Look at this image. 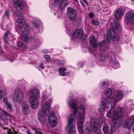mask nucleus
Returning <instances> with one entry per match:
<instances>
[{
  "instance_id": "1",
  "label": "nucleus",
  "mask_w": 134,
  "mask_h": 134,
  "mask_svg": "<svg viewBox=\"0 0 134 134\" xmlns=\"http://www.w3.org/2000/svg\"><path fill=\"white\" fill-rule=\"evenodd\" d=\"M119 25L117 22H114V23L111 24V27L108 29V32L106 38V41H103L99 43L98 45L96 43L97 39L94 36H90L88 37V41L87 43V45L90 46V49L93 51H95L97 48V46L99 47L100 49L104 45L105 43H109L110 40L113 41H117L118 40V36L117 33L115 32L119 27Z\"/></svg>"
},
{
  "instance_id": "2",
  "label": "nucleus",
  "mask_w": 134,
  "mask_h": 134,
  "mask_svg": "<svg viewBox=\"0 0 134 134\" xmlns=\"http://www.w3.org/2000/svg\"><path fill=\"white\" fill-rule=\"evenodd\" d=\"M111 103L110 105V110L107 113L106 116L109 118H113L110 132V134H112L116 130L117 128L120 126L122 124L124 119L123 116L120 115L118 117L116 115V110L115 108L113 107L114 106ZM109 109V108L108 109Z\"/></svg>"
},
{
  "instance_id": "3",
  "label": "nucleus",
  "mask_w": 134,
  "mask_h": 134,
  "mask_svg": "<svg viewBox=\"0 0 134 134\" xmlns=\"http://www.w3.org/2000/svg\"><path fill=\"white\" fill-rule=\"evenodd\" d=\"M28 94L31 107L33 109H37L38 106L37 99L40 97L39 91L37 90H31L28 92Z\"/></svg>"
},
{
  "instance_id": "4",
  "label": "nucleus",
  "mask_w": 134,
  "mask_h": 134,
  "mask_svg": "<svg viewBox=\"0 0 134 134\" xmlns=\"http://www.w3.org/2000/svg\"><path fill=\"white\" fill-rule=\"evenodd\" d=\"M76 99H73L70 100L68 103V107L70 108L74 109L73 115L75 116L77 112L78 115H84L85 113V109L84 106L80 105L77 108L76 107Z\"/></svg>"
},
{
  "instance_id": "5",
  "label": "nucleus",
  "mask_w": 134,
  "mask_h": 134,
  "mask_svg": "<svg viewBox=\"0 0 134 134\" xmlns=\"http://www.w3.org/2000/svg\"><path fill=\"white\" fill-rule=\"evenodd\" d=\"M67 13L70 20L77 23L79 24L81 22V18L80 17H77V12L75 10L70 7H69L67 9Z\"/></svg>"
},
{
  "instance_id": "6",
  "label": "nucleus",
  "mask_w": 134,
  "mask_h": 134,
  "mask_svg": "<svg viewBox=\"0 0 134 134\" xmlns=\"http://www.w3.org/2000/svg\"><path fill=\"white\" fill-rule=\"evenodd\" d=\"M68 120V124L66 127L67 133L68 134H76V129L75 126L73 124L74 119L72 114L69 116Z\"/></svg>"
},
{
  "instance_id": "7",
  "label": "nucleus",
  "mask_w": 134,
  "mask_h": 134,
  "mask_svg": "<svg viewBox=\"0 0 134 134\" xmlns=\"http://www.w3.org/2000/svg\"><path fill=\"white\" fill-rule=\"evenodd\" d=\"M114 98L111 99V102L114 105H115L117 102L121 99L123 97V93L120 91H115L113 93Z\"/></svg>"
},
{
  "instance_id": "8",
  "label": "nucleus",
  "mask_w": 134,
  "mask_h": 134,
  "mask_svg": "<svg viewBox=\"0 0 134 134\" xmlns=\"http://www.w3.org/2000/svg\"><path fill=\"white\" fill-rule=\"evenodd\" d=\"M126 16L125 20L127 24L134 25V13L131 11L128 12L126 14Z\"/></svg>"
},
{
  "instance_id": "9",
  "label": "nucleus",
  "mask_w": 134,
  "mask_h": 134,
  "mask_svg": "<svg viewBox=\"0 0 134 134\" xmlns=\"http://www.w3.org/2000/svg\"><path fill=\"white\" fill-rule=\"evenodd\" d=\"M51 102V99H49L47 102H46L44 103L42 110L39 111H41V112L45 115H47L49 112L50 109L51 108L50 104Z\"/></svg>"
},
{
  "instance_id": "10",
  "label": "nucleus",
  "mask_w": 134,
  "mask_h": 134,
  "mask_svg": "<svg viewBox=\"0 0 134 134\" xmlns=\"http://www.w3.org/2000/svg\"><path fill=\"white\" fill-rule=\"evenodd\" d=\"M48 120L49 122L52 126H55L57 125L58 120L53 112H51L50 113Z\"/></svg>"
},
{
  "instance_id": "11",
  "label": "nucleus",
  "mask_w": 134,
  "mask_h": 134,
  "mask_svg": "<svg viewBox=\"0 0 134 134\" xmlns=\"http://www.w3.org/2000/svg\"><path fill=\"white\" fill-rule=\"evenodd\" d=\"M14 95L16 97V101L18 103L23 102L22 100L24 98V95L21 90L16 89Z\"/></svg>"
},
{
  "instance_id": "12",
  "label": "nucleus",
  "mask_w": 134,
  "mask_h": 134,
  "mask_svg": "<svg viewBox=\"0 0 134 134\" xmlns=\"http://www.w3.org/2000/svg\"><path fill=\"white\" fill-rule=\"evenodd\" d=\"M1 110L4 114L0 112V119L4 121L6 124H7L8 122V117L10 118H12L13 116L4 110L2 109Z\"/></svg>"
},
{
  "instance_id": "13",
  "label": "nucleus",
  "mask_w": 134,
  "mask_h": 134,
  "mask_svg": "<svg viewBox=\"0 0 134 134\" xmlns=\"http://www.w3.org/2000/svg\"><path fill=\"white\" fill-rule=\"evenodd\" d=\"M125 11V8L120 7L114 13L115 18L117 19H121Z\"/></svg>"
},
{
  "instance_id": "14",
  "label": "nucleus",
  "mask_w": 134,
  "mask_h": 134,
  "mask_svg": "<svg viewBox=\"0 0 134 134\" xmlns=\"http://www.w3.org/2000/svg\"><path fill=\"white\" fill-rule=\"evenodd\" d=\"M134 123V115L131 116L127 119L124 126V127L130 129Z\"/></svg>"
},
{
  "instance_id": "15",
  "label": "nucleus",
  "mask_w": 134,
  "mask_h": 134,
  "mask_svg": "<svg viewBox=\"0 0 134 134\" xmlns=\"http://www.w3.org/2000/svg\"><path fill=\"white\" fill-rule=\"evenodd\" d=\"M99 121L98 119H94V118H92L90 119V126H91V127L93 131H96L98 129L97 126L99 124Z\"/></svg>"
},
{
  "instance_id": "16",
  "label": "nucleus",
  "mask_w": 134,
  "mask_h": 134,
  "mask_svg": "<svg viewBox=\"0 0 134 134\" xmlns=\"http://www.w3.org/2000/svg\"><path fill=\"white\" fill-rule=\"evenodd\" d=\"M83 36V30L82 29H77L74 32L71 38L72 39L76 38L80 39Z\"/></svg>"
},
{
  "instance_id": "17",
  "label": "nucleus",
  "mask_w": 134,
  "mask_h": 134,
  "mask_svg": "<svg viewBox=\"0 0 134 134\" xmlns=\"http://www.w3.org/2000/svg\"><path fill=\"white\" fill-rule=\"evenodd\" d=\"M112 91L110 89H108L104 91L103 92V94L104 96L107 98V102L108 103H111V99L112 97L110 96L112 94Z\"/></svg>"
},
{
  "instance_id": "18",
  "label": "nucleus",
  "mask_w": 134,
  "mask_h": 134,
  "mask_svg": "<svg viewBox=\"0 0 134 134\" xmlns=\"http://www.w3.org/2000/svg\"><path fill=\"white\" fill-rule=\"evenodd\" d=\"M21 103L23 113L24 115L28 114L29 112V108L28 106L27 103L25 101L22 102Z\"/></svg>"
},
{
  "instance_id": "19",
  "label": "nucleus",
  "mask_w": 134,
  "mask_h": 134,
  "mask_svg": "<svg viewBox=\"0 0 134 134\" xmlns=\"http://www.w3.org/2000/svg\"><path fill=\"white\" fill-rule=\"evenodd\" d=\"M19 28L21 32L23 34L27 35L29 33V27L26 24L21 25L19 26Z\"/></svg>"
},
{
  "instance_id": "20",
  "label": "nucleus",
  "mask_w": 134,
  "mask_h": 134,
  "mask_svg": "<svg viewBox=\"0 0 134 134\" xmlns=\"http://www.w3.org/2000/svg\"><path fill=\"white\" fill-rule=\"evenodd\" d=\"M12 2L14 7L20 10L23 9L24 6L21 1L19 0H13Z\"/></svg>"
},
{
  "instance_id": "21",
  "label": "nucleus",
  "mask_w": 134,
  "mask_h": 134,
  "mask_svg": "<svg viewBox=\"0 0 134 134\" xmlns=\"http://www.w3.org/2000/svg\"><path fill=\"white\" fill-rule=\"evenodd\" d=\"M107 99H105L104 100L101 102L100 104V108H104L105 111H107L108 110V109L110 108V105L111 104V103H109L107 102L108 104H107Z\"/></svg>"
},
{
  "instance_id": "22",
  "label": "nucleus",
  "mask_w": 134,
  "mask_h": 134,
  "mask_svg": "<svg viewBox=\"0 0 134 134\" xmlns=\"http://www.w3.org/2000/svg\"><path fill=\"white\" fill-rule=\"evenodd\" d=\"M3 102L5 106L6 107L8 111H12L13 109L12 108V105L9 102L7 98H4L3 99Z\"/></svg>"
},
{
  "instance_id": "23",
  "label": "nucleus",
  "mask_w": 134,
  "mask_h": 134,
  "mask_svg": "<svg viewBox=\"0 0 134 134\" xmlns=\"http://www.w3.org/2000/svg\"><path fill=\"white\" fill-rule=\"evenodd\" d=\"M110 63L112 64V66L114 69H116L119 67V64L115 58H111Z\"/></svg>"
},
{
  "instance_id": "24",
  "label": "nucleus",
  "mask_w": 134,
  "mask_h": 134,
  "mask_svg": "<svg viewBox=\"0 0 134 134\" xmlns=\"http://www.w3.org/2000/svg\"><path fill=\"white\" fill-rule=\"evenodd\" d=\"M66 70V69L64 67H62L58 69V70L59 73L60 75L62 76L67 75L68 73L65 72Z\"/></svg>"
},
{
  "instance_id": "25",
  "label": "nucleus",
  "mask_w": 134,
  "mask_h": 134,
  "mask_svg": "<svg viewBox=\"0 0 134 134\" xmlns=\"http://www.w3.org/2000/svg\"><path fill=\"white\" fill-rule=\"evenodd\" d=\"M68 4V2L67 0H62L59 4V7L60 9H64Z\"/></svg>"
},
{
  "instance_id": "26",
  "label": "nucleus",
  "mask_w": 134,
  "mask_h": 134,
  "mask_svg": "<svg viewBox=\"0 0 134 134\" xmlns=\"http://www.w3.org/2000/svg\"><path fill=\"white\" fill-rule=\"evenodd\" d=\"M83 122H77V129L79 132L81 134L84 133L83 124Z\"/></svg>"
},
{
  "instance_id": "27",
  "label": "nucleus",
  "mask_w": 134,
  "mask_h": 134,
  "mask_svg": "<svg viewBox=\"0 0 134 134\" xmlns=\"http://www.w3.org/2000/svg\"><path fill=\"white\" fill-rule=\"evenodd\" d=\"M99 86L102 89L106 88L108 86L109 84L106 81H101L99 83Z\"/></svg>"
},
{
  "instance_id": "28",
  "label": "nucleus",
  "mask_w": 134,
  "mask_h": 134,
  "mask_svg": "<svg viewBox=\"0 0 134 134\" xmlns=\"http://www.w3.org/2000/svg\"><path fill=\"white\" fill-rule=\"evenodd\" d=\"M41 111H39L38 113V119L41 124H43L44 122L45 119L44 117L42 115Z\"/></svg>"
},
{
  "instance_id": "29",
  "label": "nucleus",
  "mask_w": 134,
  "mask_h": 134,
  "mask_svg": "<svg viewBox=\"0 0 134 134\" xmlns=\"http://www.w3.org/2000/svg\"><path fill=\"white\" fill-rule=\"evenodd\" d=\"M16 21L18 23L20 24L19 25H18V27L19 28V26L21 25H25L26 24V22L25 20L23 19L19 18L17 19L16 20Z\"/></svg>"
},
{
  "instance_id": "30",
  "label": "nucleus",
  "mask_w": 134,
  "mask_h": 134,
  "mask_svg": "<svg viewBox=\"0 0 134 134\" xmlns=\"http://www.w3.org/2000/svg\"><path fill=\"white\" fill-rule=\"evenodd\" d=\"M116 111V115H118V117H119V116L122 115V114L124 113V111L122 110V108H118L117 109Z\"/></svg>"
},
{
  "instance_id": "31",
  "label": "nucleus",
  "mask_w": 134,
  "mask_h": 134,
  "mask_svg": "<svg viewBox=\"0 0 134 134\" xmlns=\"http://www.w3.org/2000/svg\"><path fill=\"white\" fill-rule=\"evenodd\" d=\"M77 122H83L84 119V115H79Z\"/></svg>"
},
{
  "instance_id": "32",
  "label": "nucleus",
  "mask_w": 134,
  "mask_h": 134,
  "mask_svg": "<svg viewBox=\"0 0 134 134\" xmlns=\"http://www.w3.org/2000/svg\"><path fill=\"white\" fill-rule=\"evenodd\" d=\"M40 23V21L38 20H35L32 22L33 26L35 27H38V24Z\"/></svg>"
},
{
  "instance_id": "33",
  "label": "nucleus",
  "mask_w": 134,
  "mask_h": 134,
  "mask_svg": "<svg viewBox=\"0 0 134 134\" xmlns=\"http://www.w3.org/2000/svg\"><path fill=\"white\" fill-rule=\"evenodd\" d=\"M50 95L48 94L47 92H45L43 93L42 98L43 99L46 100L50 97Z\"/></svg>"
},
{
  "instance_id": "34",
  "label": "nucleus",
  "mask_w": 134,
  "mask_h": 134,
  "mask_svg": "<svg viewBox=\"0 0 134 134\" xmlns=\"http://www.w3.org/2000/svg\"><path fill=\"white\" fill-rule=\"evenodd\" d=\"M128 103L130 104V107L128 108V110H129L131 111L134 108V106L132 104V101L131 100Z\"/></svg>"
},
{
  "instance_id": "35",
  "label": "nucleus",
  "mask_w": 134,
  "mask_h": 134,
  "mask_svg": "<svg viewBox=\"0 0 134 134\" xmlns=\"http://www.w3.org/2000/svg\"><path fill=\"white\" fill-rule=\"evenodd\" d=\"M18 84L21 86H23L24 88L27 86V85H26L25 84L24 81H19L18 82Z\"/></svg>"
},
{
  "instance_id": "36",
  "label": "nucleus",
  "mask_w": 134,
  "mask_h": 134,
  "mask_svg": "<svg viewBox=\"0 0 134 134\" xmlns=\"http://www.w3.org/2000/svg\"><path fill=\"white\" fill-rule=\"evenodd\" d=\"M10 34V32L9 31H8L6 32L4 36V41L5 43L7 42V41L6 40V39H7Z\"/></svg>"
},
{
  "instance_id": "37",
  "label": "nucleus",
  "mask_w": 134,
  "mask_h": 134,
  "mask_svg": "<svg viewBox=\"0 0 134 134\" xmlns=\"http://www.w3.org/2000/svg\"><path fill=\"white\" fill-rule=\"evenodd\" d=\"M17 46L19 48L22 49H23L25 48V45L21 41H18V42Z\"/></svg>"
},
{
  "instance_id": "38",
  "label": "nucleus",
  "mask_w": 134,
  "mask_h": 134,
  "mask_svg": "<svg viewBox=\"0 0 134 134\" xmlns=\"http://www.w3.org/2000/svg\"><path fill=\"white\" fill-rule=\"evenodd\" d=\"M103 130L104 134H107L109 131V128L107 126H104L103 127Z\"/></svg>"
},
{
  "instance_id": "39",
  "label": "nucleus",
  "mask_w": 134,
  "mask_h": 134,
  "mask_svg": "<svg viewBox=\"0 0 134 134\" xmlns=\"http://www.w3.org/2000/svg\"><path fill=\"white\" fill-rule=\"evenodd\" d=\"M100 118L102 122H104L105 121V119L104 115L103 113H101L100 115Z\"/></svg>"
},
{
  "instance_id": "40",
  "label": "nucleus",
  "mask_w": 134,
  "mask_h": 134,
  "mask_svg": "<svg viewBox=\"0 0 134 134\" xmlns=\"http://www.w3.org/2000/svg\"><path fill=\"white\" fill-rule=\"evenodd\" d=\"M85 132L86 134H90L91 130L88 127L85 128Z\"/></svg>"
},
{
  "instance_id": "41",
  "label": "nucleus",
  "mask_w": 134,
  "mask_h": 134,
  "mask_svg": "<svg viewBox=\"0 0 134 134\" xmlns=\"http://www.w3.org/2000/svg\"><path fill=\"white\" fill-rule=\"evenodd\" d=\"M92 23L94 25H98L99 24V22L97 20H92Z\"/></svg>"
},
{
  "instance_id": "42",
  "label": "nucleus",
  "mask_w": 134,
  "mask_h": 134,
  "mask_svg": "<svg viewBox=\"0 0 134 134\" xmlns=\"http://www.w3.org/2000/svg\"><path fill=\"white\" fill-rule=\"evenodd\" d=\"M43 57L46 59V60L47 61H49L50 60V57L49 55H43Z\"/></svg>"
},
{
  "instance_id": "43",
  "label": "nucleus",
  "mask_w": 134,
  "mask_h": 134,
  "mask_svg": "<svg viewBox=\"0 0 134 134\" xmlns=\"http://www.w3.org/2000/svg\"><path fill=\"white\" fill-rule=\"evenodd\" d=\"M5 15L6 16H9V10L8 9L7 10H6L5 12Z\"/></svg>"
},
{
  "instance_id": "44",
  "label": "nucleus",
  "mask_w": 134,
  "mask_h": 134,
  "mask_svg": "<svg viewBox=\"0 0 134 134\" xmlns=\"http://www.w3.org/2000/svg\"><path fill=\"white\" fill-rule=\"evenodd\" d=\"M22 40L24 41H26L27 39V37L26 36H23L22 37Z\"/></svg>"
},
{
  "instance_id": "45",
  "label": "nucleus",
  "mask_w": 134,
  "mask_h": 134,
  "mask_svg": "<svg viewBox=\"0 0 134 134\" xmlns=\"http://www.w3.org/2000/svg\"><path fill=\"white\" fill-rule=\"evenodd\" d=\"M96 134H103L102 132L99 129H97V130L96 131Z\"/></svg>"
},
{
  "instance_id": "46",
  "label": "nucleus",
  "mask_w": 134,
  "mask_h": 134,
  "mask_svg": "<svg viewBox=\"0 0 134 134\" xmlns=\"http://www.w3.org/2000/svg\"><path fill=\"white\" fill-rule=\"evenodd\" d=\"M54 3L55 4H58L59 5L60 3V0H54Z\"/></svg>"
},
{
  "instance_id": "47",
  "label": "nucleus",
  "mask_w": 134,
  "mask_h": 134,
  "mask_svg": "<svg viewBox=\"0 0 134 134\" xmlns=\"http://www.w3.org/2000/svg\"><path fill=\"white\" fill-rule=\"evenodd\" d=\"M3 91L2 90H0V99H2L3 97V95L2 94Z\"/></svg>"
},
{
  "instance_id": "48",
  "label": "nucleus",
  "mask_w": 134,
  "mask_h": 134,
  "mask_svg": "<svg viewBox=\"0 0 134 134\" xmlns=\"http://www.w3.org/2000/svg\"><path fill=\"white\" fill-rule=\"evenodd\" d=\"M36 134H43V133L38 130L36 131Z\"/></svg>"
},
{
  "instance_id": "49",
  "label": "nucleus",
  "mask_w": 134,
  "mask_h": 134,
  "mask_svg": "<svg viewBox=\"0 0 134 134\" xmlns=\"http://www.w3.org/2000/svg\"><path fill=\"white\" fill-rule=\"evenodd\" d=\"M105 57L104 55H103L102 57V58L100 59V60L102 62H104L105 60Z\"/></svg>"
},
{
  "instance_id": "50",
  "label": "nucleus",
  "mask_w": 134,
  "mask_h": 134,
  "mask_svg": "<svg viewBox=\"0 0 134 134\" xmlns=\"http://www.w3.org/2000/svg\"><path fill=\"white\" fill-rule=\"evenodd\" d=\"M7 132L8 133V134H17V133L16 132H15L14 133H12L9 130H8L7 131Z\"/></svg>"
},
{
  "instance_id": "51",
  "label": "nucleus",
  "mask_w": 134,
  "mask_h": 134,
  "mask_svg": "<svg viewBox=\"0 0 134 134\" xmlns=\"http://www.w3.org/2000/svg\"><path fill=\"white\" fill-rule=\"evenodd\" d=\"M40 66L42 69H44V65L42 63H41L40 64Z\"/></svg>"
},
{
  "instance_id": "52",
  "label": "nucleus",
  "mask_w": 134,
  "mask_h": 134,
  "mask_svg": "<svg viewBox=\"0 0 134 134\" xmlns=\"http://www.w3.org/2000/svg\"><path fill=\"white\" fill-rule=\"evenodd\" d=\"M104 110V108H100L99 110V111L100 112H101L103 111Z\"/></svg>"
},
{
  "instance_id": "53",
  "label": "nucleus",
  "mask_w": 134,
  "mask_h": 134,
  "mask_svg": "<svg viewBox=\"0 0 134 134\" xmlns=\"http://www.w3.org/2000/svg\"><path fill=\"white\" fill-rule=\"evenodd\" d=\"M55 62L56 63L57 65H58L60 64V61L59 60H55Z\"/></svg>"
},
{
  "instance_id": "54",
  "label": "nucleus",
  "mask_w": 134,
  "mask_h": 134,
  "mask_svg": "<svg viewBox=\"0 0 134 134\" xmlns=\"http://www.w3.org/2000/svg\"><path fill=\"white\" fill-rule=\"evenodd\" d=\"M89 16L91 18H92L93 16V13H91L89 14Z\"/></svg>"
},
{
  "instance_id": "55",
  "label": "nucleus",
  "mask_w": 134,
  "mask_h": 134,
  "mask_svg": "<svg viewBox=\"0 0 134 134\" xmlns=\"http://www.w3.org/2000/svg\"><path fill=\"white\" fill-rule=\"evenodd\" d=\"M48 51L47 50H44L43 51V52L45 54L48 53Z\"/></svg>"
},
{
  "instance_id": "56",
  "label": "nucleus",
  "mask_w": 134,
  "mask_h": 134,
  "mask_svg": "<svg viewBox=\"0 0 134 134\" xmlns=\"http://www.w3.org/2000/svg\"><path fill=\"white\" fill-rule=\"evenodd\" d=\"M27 133H28V134H32L31 132L29 130H28L26 131Z\"/></svg>"
},
{
  "instance_id": "57",
  "label": "nucleus",
  "mask_w": 134,
  "mask_h": 134,
  "mask_svg": "<svg viewBox=\"0 0 134 134\" xmlns=\"http://www.w3.org/2000/svg\"><path fill=\"white\" fill-rule=\"evenodd\" d=\"M32 129L33 130H35V132H36V131L37 130H37L36 128H34V127L32 128Z\"/></svg>"
},
{
  "instance_id": "58",
  "label": "nucleus",
  "mask_w": 134,
  "mask_h": 134,
  "mask_svg": "<svg viewBox=\"0 0 134 134\" xmlns=\"http://www.w3.org/2000/svg\"><path fill=\"white\" fill-rule=\"evenodd\" d=\"M79 64L80 65H81V66L82 67V66H83V63L82 62L80 63Z\"/></svg>"
},
{
  "instance_id": "59",
  "label": "nucleus",
  "mask_w": 134,
  "mask_h": 134,
  "mask_svg": "<svg viewBox=\"0 0 134 134\" xmlns=\"http://www.w3.org/2000/svg\"><path fill=\"white\" fill-rule=\"evenodd\" d=\"M89 124V123L88 122H87L86 124V126H87Z\"/></svg>"
},
{
  "instance_id": "60",
  "label": "nucleus",
  "mask_w": 134,
  "mask_h": 134,
  "mask_svg": "<svg viewBox=\"0 0 134 134\" xmlns=\"http://www.w3.org/2000/svg\"><path fill=\"white\" fill-rule=\"evenodd\" d=\"M9 122H11L12 120H11V119L10 118H9Z\"/></svg>"
},
{
  "instance_id": "61",
  "label": "nucleus",
  "mask_w": 134,
  "mask_h": 134,
  "mask_svg": "<svg viewBox=\"0 0 134 134\" xmlns=\"http://www.w3.org/2000/svg\"><path fill=\"white\" fill-rule=\"evenodd\" d=\"M85 2L87 3V5L88 4V3L86 1H85Z\"/></svg>"
},
{
  "instance_id": "62",
  "label": "nucleus",
  "mask_w": 134,
  "mask_h": 134,
  "mask_svg": "<svg viewBox=\"0 0 134 134\" xmlns=\"http://www.w3.org/2000/svg\"><path fill=\"white\" fill-rule=\"evenodd\" d=\"M74 0L76 2H77V0Z\"/></svg>"
},
{
  "instance_id": "63",
  "label": "nucleus",
  "mask_w": 134,
  "mask_h": 134,
  "mask_svg": "<svg viewBox=\"0 0 134 134\" xmlns=\"http://www.w3.org/2000/svg\"><path fill=\"white\" fill-rule=\"evenodd\" d=\"M131 1L134 2V0H131Z\"/></svg>"
},
{
  "instance_id": "64",
  "label": "nucleus",
  "mask_w": 134,
  "mask_h": 134,
  "mask_svg": "<svg viewBox=\"0 0 134 134\" xmlns=\"http://www.w3.org/2000/svg\"><path fill=\"white\" fill-rule=\"evenodd\" d=\"M4 129H5V128L4 127Z\"/></svg>"
}]
</instances>
